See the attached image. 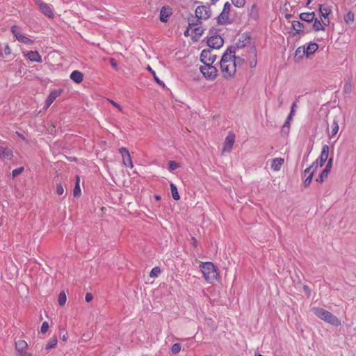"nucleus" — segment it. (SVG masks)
Returning a JSON list of instances; mask_svg holds the SVG:
<instances>
[{"mask_svg": "<svg viewBox=\"0 0 356 356\" xmlns=\"http://www.w3.org/2000/svg\"><path fill=\"white\" fill-rule=\"evenodd\" d=\"M312 311L317 317L333 326L338 327L341 324V321L327 310L320 307H314Z\"/></svg>", "mask_w": 356, "mask_h": 356, "instance_id": "nucleus-1", "label": "nucleus"}, {"mask_svg": "<svg viewBox=\"0 0 356 356\" xmlns=\"http://www.w3.org/2000/svg\"><path fill=\"white\" fill-rule=\"evenodd\" d=\"M212 12L209 5L199 6L195 10V22H189V26L193 27L202 24V20H207L211 16Z\"/></svg>", "mask_w": 356, "mask_h": 356, "instance_id": "nucleus-2", "label": "nucleus"}, {"mask_svg": "<svg viewBox=\"0 0 356 356\" xmlns=\"http://www.w3.org/2000/svg\"><path fill=\"white\" fill-rule=\"evenodd\" d=\"M203 277L208 282H213L218 279L217 269L212 262H203L200 265Z\"/></svg>", "mask_w": 356, "mask_h": 356, "instance_id": "nucleus-3", "label": "nucleus"}, {"mask_svg": "<svg viewBox=\"0 0 356 356\" xmlns=\"http://www.w3.org/2000/svg\"><path fill=\"white\" fill-rule=\"evenodd\" d=\"M200 71L203 76L207 80H214L217 76L218 70L216 67L211 65V63L204 64L200 67Z\"/></svg>", "mask_w": 356, "mask_h": 356, "instance_id": "nucleus-4", "label": "nucleus"}, {"mask_svg": "<svg viewBox=\"0 0 356 356\" xmlns=\"http://www.w3.org/2000/svg\"><path fill=\"white\" fill-rule=\"evenodd\" d=\"M231 9V4L229 2H226L224 6L222 12L216 17V22L218 25H225L227 24H231L232 22L229 19V13Z\"/></svg>", "mask_w": 356, "mask_h": 356, "instance_id": "nucleus-5", "label": "nucleus"}, {"mask_svg": "<svg viewBox=\"0 0 356 356\" xmlns=\"http://www.w3.org/2000/svg\"><path fill=\"white\" fill-rule=\"evenodd\" d=\"M220 69L223 74L224 78L226 79H229L233 77L236 72V69L232 62H230V63L223 64V65H220Z\"/></svg>", "mask_w": 356, "mask_h": 356, "instance_id": "nucleus-6", "label": "nucleus"}, {"mask_svg": "<svg viewBox=\"0 0 356 356\" xmlns=\"http://www.w3.org/2000/svg\"><path fill=\"white\" fill-rule=\"evenodd\" d=\"M216 55L212 54L210 49H203L200 54V61L204 64L211 63V65L215 62Z\"/></svg>", "mask_w": 356, "mask_h": 356, "instance_id": "nucleus-7", "label": "nucleus"}, {"mask_svg": "<svg viewBox=\"0 0 356 356\" xmlns=\"http://www.w3.org/2000/svg\"><path fill=\"white\" fill-rule=\"evenodd\" d=\"M292 28L296 31L295 34L309 33L312 29L300 21L294 20L292 22Z\"/></svg>", "mask_w": 356, "mask_h": 356, "instance_id": "nucleus-8", "label": "nucleus"}, {"mask_svg": "<svg viewBox=\"0 0 356 356\" xmlns=\"http://www.w3.org/2000/svg\"><path fill=\"white\" fill-rule=\"evenodd\" d=\"M234 54H236V47L234 46L229 47L222 56L220 62V65L233 62L232 60L233 57H234Z\"/></svg>", "mask_w": 356, "mask_h": 356, "instance_id": "nucleus-9", "label": "nucleus"}, {"mask_svg": "<svg viewBox=\"0 0 356 356\" xmlns=\"http://www.w3.org/2000/svg\"><path fill=\"white\" fill-rule=\"evenodd\" d=\"M224 44L223 38L219 35H211L207 39V45L212 49H220Z\"/></svg>", "mask_w": 356, "mask_h": 356, "instance_id": "nucleus-10", "label": "nucleus"}, {"mask_svg": "<svg viewBox=\"0 0 356 356\" xmlns=\"http://www.w3.org/2000/svg\"><path fill=\"white\" fill-rule=\"evenodd\" d=\"M11 32L13 33V35L19 42L26 44H32L33 43V40L24 36L19 32L18 26L15 25L11 27Z\"/></svg>", "mask_w": 356, "mask_h": 356, "instance_id": "nucleus-11", "label": "nucleus"}, {"mask_svg": "<svg viewBox=\"0 0 356 356\" xmlns=\"http://www.w3.org/2000/svg\"><path fill=\"white\" fill-rule=\"evenodd\" d=\"M35 3L38 6L40 10L44 15L49 18H53L54 15L51 8L46 3L40 1H36Z\"/></svg>", "mask_w": 356, "mask_h": 356, "instance_id": "nucleus-12", "label": "nucleus"}, {"mask_svg": "<svg viewBox=\"0 0 356 356\" xmlns=\"http://www.w3.org/2000/svg\"><path fill=\"white\" fill-rule=\"evenodd\" d=\"M172 15V10L169 6H164L160 11L159 19L162 22H167L169 17Z\"/></svg>", "mask_w": 356, "mask_h": 356, "instance_id": "nucleus-13", "label": "nucleus"}, {"mask_svg": "<svg viewBox=\"0 0 356 356\" xmlns=\"http://www.w3.org/2000/svg\"><path fill=\"white\" fill-rule=\"evenodd\" d=\"M27 343L24 340H20L15 342V349L19 353L21 356H31V354L24 351L27 348Z\"/></svg>", "mask_w": 356, "mask_h": 356, "instance_id": "nucleus-14", "label": "nucleus"}, {"mask_svg": "<svg viewBox=\"0 0 356 356\" xmlns=\"http://www.w3.org/2000/svg\"><path fill=\"white\" fill-rule=\"evenodd\" d=\"M234 142L235 135L233 133L229 132L225 138L223 151L229 152L232 149Z\"/></svg>", "mask_w": 356, "mask_h": 356, "instance_id": "nucleus-15", "label": "nucleus"}, {"mask_svg": "<svg viewBox=\"0 0 356 356\" xmlns=\"http://www.w3.org/2000/svg\"><path fill=\"white\" fill-rule=\"evenodd\" d=\"M63 91V89L52 90L49 93V96L47 97V98L46 99V102H45L46 106L49 107L54 102V101L56 99V98L60 95V94L62 93Z\"/></svg>", "mask_w": 356, "mask_h": 356, "instance_id": "nucleus-16", "label": "nucleus"}, {"mask_svg": "<svg viewBox=\"0 0 356 356\" xmlns=\"http://www.w3.org/2000/svg\"><path fill=\"white\" fill-rule=\"evenodd\" d=\"M328 155H329V146L327 145H323L321 155H320L319 158L318 159V161H320L321 167H323L325 165V163L328 158Z\"/></svg>", "mask_w": 356, "mask_h": 356, "instance_id": "nucleus-17", "label": "nucleus"}, {"mask_svg": "<svg viewBox=\"0 0 356 356\" xmlns=\"http://www.w3.org/2000/svg\"><path fill=\"white\" fill-rule=\"evenodd\" d=\"M13 156V150L8 147H0V157L3 159L11 160Z\"/></svg>", "mask_w": 356, "mask_h": 356, "instance_id": "nucleus-18", "label": "nucleus"}, {"mask_svg": "<svg viewBox=\"0 0 356 356\" xmlns=\"http://www.w3.org/2000/svg\"><path fill=\"white\" fill-rule=\"evenodd\" d=\"M25 56L30 61L38 62V63H41L42 62L41 56H40V55L39 54V53L37 51H28L26 53Z\"/></svg>", "mask_w": 356, "mask_h": 356, "instance_id": "nucleus-19", "label": "nucleus"}, {"mask_svg": "<svg viewBox=\"0 0 356 356\" xmlns=\"http://www.w3.org/2000/svg\"><path fill=\"white\" fill-rule=\"evenodd\" d=\"M70 79L76 83H80L83 79V74L78 71L74 70L70 74Z\"/></svg>", "mask_w": 356, "mask_h": 356, "instance_id": "nucleus-20", "label": "nucleus"}, {"mask_svg": "<svg viewBox=\"0 0 356 356\" xmlns=\"http://www.w3.org/2000/svg\"><path fill=\"white\" fill-rule=\"evenodd\" d=\"M299 17L302 21L312 22L315 17V13L314 12L302 13L299 15Z\"/></svg>", "mask_w": 356, "mask_h": 356, "instance_id": "nucleus-21", "label": "nucleus"}, {"mask_svg": "<svg viewBox=\"0 0 356 356\" xmlns=\"http://www.w3.org/2000/svg\"><path fill=\"white\" fill-rule=\"evenodd\" d=\"M318 48V45L315 42H310L307 48H305V56L309 57L314 54Z\"/></svg>", "mask_w": 356, "mask_h": 356, "instance_id": "nucleus-22", "label": "nucleus"}, {"mask_svg": "<svg viewBox=\"0 0 356 356\" xmlns=\"http://www.w3.org/2000/svg\"><path fill=\"white\" fill-rule=\"evenodd\" d=\"M283 163H284V159H282V158L274 159L272 161L271 168L275 171H278L280 170Z\"/></svg>", "mask_w": 356, "mask_h": 356, "instance_id": "nucleus-23", "label": "nucleus"}, {"mask_svg": "<svg viewBox=\"0 0 356 356\" xmlns=\"http://www.w3.org/2000/svg\"><path fill=\"white\" fill-rule=\"evenodd\" d=\"M293 115H288L284 125L282 127L281 132L285 135H288L290 131V121L292 120Z\"/></svg>", "mask_w": 356, "mask_h": 356, "instance_id": "nucleus-24", "label": "nucleus"}, {"mask_svg": "<svg viewBox=\"0 0 356 356\" xmlns=\"http://www.w3.org/2000/svg\"><path fill=\"white\" fill-rule=\"evenodd\" d=\"M319 12L321 13V17L324 19L328 18V16L331 13V10L330 8H323L322 4L319 5Z\"/></svg>", "mask_w": 356, "mask_h": 356, "instance_id": "nucleus-25", "label": "nucleus"}, {"mask_svg": "<svg viewBox=\"0 0 356 356\" xmlns=\"http://www.w3.org/2000/svg\"><path fill=\"white\" fill-rule=\"evenodd\" d=\"M80 178L79 175L76 176V184L73 190V195L74 197H79L81 195V188L79 186Z\"/></svg>", "mask_w": 356, "mask_h": 356, "instance_id": "nucleus-26", "label": "nucleus"}, {"mask_svg": "<svg viewBox=\"0 0 356 356\" xmlns=\"http://www.w3.org/2000/svg\"><path fill=\"white\" fill-rule=\"evenodd\" d=\"M314 22L313 24L312 29L315 31H325L324 26L323 25L322 22L319 19L314 17Z\"/></svg>", "mask_w": 356, "mask_h": 356, "instance_id": "nucleus-27", "label": "nucleus"}, {"mask_svg": "<svg viewBox=\"0 0 356 356\" xmlns=\"http://www.w3.org/2000/svg\"><path fill=\"white\" fill-rule=\"evenodd\" d=\"M232 63H234L235 67H241L245 63V59L241 56H236V54H234V57H233Z\"/></svg>", "mask_w": 356, "mask_h": 356, "instance_id": "nucleus-28", "label": "nucleus"}, {"mask_svg": "<svg viewBox=\"0 0 356 356\" xmlns=\"http://www.w3.org/2000/svg\"><path fill=\"white\" fill-rule=\"evenodd\" d=\"M331 132L329 134V136L330 138H332L333 136H334L338 131H339V124H338V122L336 120H334L332 125H331Z\"/></svg>", "mask_w": 356, "mask_h": 356, "instance_id": "nucleus-29", "label": "nucleus"}, {"mask_svg": "<svg viewBox=\"0 0 356 356\" xmlns=\"http://www.w3.org/2000/svg\"><path fill=\"white\" fill-rule=\"evenodd\" d=\"M170 189L172 198L175 200H179L180 199V196L179 195L177 186L173 183L170 184Z\"/></svg>", "mask_w": 356, "mask_h": 356, "instance_id": "nucleus-30", "label": "nucleus"}, {"mask_svg": "<svg viewBox=\"0 0 356 356\" xmlns=\"http://www.w3.org/2000/svg\"><path fill=\"white\" fill-rule=\"evenodd\" d=\"M58 343V339L56 336H54L49 339V343L46 345L45 349L46 350H50L51 348H54L56 346Z\"/></svg>", "mask_w": 356, "mask_h": 356, "instance_id": "nucleus-31", "label": "nucleus"}, {"mask_svg": "<svg viewBox=\"0 0 356 356\" xmlns=\"http://www.w3.org/2000/svg\"><path fill=\"white\" fill-rule=\"evenodd\" d=\"M330 172L327 171V170L324 169L321 172L318 177L316 179V181L322 184L324 181V180L327 177Z\"/></svg>", "mask_w": 356, "mask_h": 356, "instance_id": "nucleus-32", "label": "nucleus"}, {"mask_svg": "<svg viewBox=\"0 0 356 356\" xmlns=\"http://www.w3.org/2000/svg\"><path fill=\"white\" fill-rule=\"evenodd\" d=\"M147 70L152 74L153 77H154V81L159 85V86H161L162 87H165V83H163V81H162L161 80H160L158 76H156V72L152 70V68L150 67V66H148L147 67Z\"/></svg>", "mask_w": 356, "mask_h": 356, "instance_id": "nucleus-33", "label": "nucleus"}, {"mask_svg": "<svg viewBox=\"0 0 356 356\" xmlns=\"http://www.w3.org/2000/svg\"><path fill=\"white\" fill-rule=\"evenodd\" d=\"M66 300H67V297H66L65 293L63 291H60L58 296V302L59 305L60 306L65 305Z\"/></svg>", "mask_w": 356, "mask_h": 356, "instance_id": "nucleus-34", "label": "nucleus"}, {"mask_svg": "<svg viewBox=\"0 0 356 356\" xmlns=\"http://www.w3.org/2000/svg\"><path fill=\"white\" fill-rule=\"evenodd\" d=\"M305 55V46L299 47L295 53V57H298V58H302V56Z\"/></svg>", "mask_w": 356, "mask_h": 356, "instance_id": "nucleus-35", "label": "nucleus"}, {"mask_svg": "<svg viewBox=\"0 0 356 356\" xmlns=\"http://www.w3.org/2000/svg\"><path fill=\"white\" fill-rule=\"evenodd\" d=\"M122 161L124 165L129 167L130 168H133L134 165L132 163V161L130 156V154L128 156H124L122 158Z\"/></svg>", "mask_w": 356, "mask_h": 356, "instance_id": "nucleus-36", "label": "nucleus"}, {"mask_svg": "<svg viewBox=\"0 0 356 356\" xmlns=\"http://www.w3.org/2000/svg\"><path fill=\"white\" fill-rule=\"evenodd\" d=\"M251 51H252V53L254 54V59L250 62V65L252 68H253V67H255L257 65V60L255 59V58L257 56V50H256L255 46H252L251 47Z\"/></svg>", "mask_w": 356, "mask_h": 356, "instance_id": "nucleus-37", "label": "nucleus"}, {"mask_svg": "<svg viewBox=\"0 0 356 356\" xmlns=\"http://www.w3.org/2000/svg\"><path fill=\"white\" fill-rule=\"evenodd\" d=\"M181 344L179 343H174L171 347V352L174 354H177L181 350Z\"/></svg>", "mask_w": 356, "mask_h": 356, "instance_id": "nucleus-38", "label": "nucleus"}, {"mask_svg": "<svg viewBox=\"0 0 356 356\" xmlns=\"http://www.w3.org/2000/svg\"><path fill=\"white\" fill-rule=\"evenodd\" d=\"M344 21L348 24L354 21V14L352 12L348 13L344 16Z\"/></svg>", "mask_w": 356, "mask_h": 356, "instance_id": "nucleus-39", "label": "nucleus"}, {"mask_svg": "<svg viewBox=\"0 0 356 356\" xmlns=\"http://www.w3.org/2000/svg\"><path fill=\"white\" fill-rule=\"evenodd\" d=\"M232 1L236 8H243L245 3V0H232Z\"/></svg>", "mask_w": 356, "mask_h": 356, "instance_id": "nucleus-40", "label": "nucleus"}, {"mask_svg": "<svg viewBox=\"0 0 356 356\" xmlns=\"http://www.w3.org/2000/svg\"><path fill=\"white\" fill-rule=\"evenodd\" d=\"M179 167V164L175 161H170L168 162V168L170 170H175Z\"/></svg>", "mask_w": 356, "mask_h": 356, "instance_id": "nucleus-41", "label": "nucleus"}, {"mask_svg": "<svg viewBox=\"0 0 356 356\" xmlns=\"http://www.w3.org/2000/svg\"><path fill=\"white\" fill-rule=\"evenodd\" d=\"M204 29L200 26L195 27L193 29L195 35L197 36V38L200 37L204 33Z\"/></svg>", "mask_w": 356, "mask_h": 356, "instance_id": "nucleus-42", "label": "nucleus"}, {"mask_svg": "<svg viewBox=\"0 0 356 356\" xmlns=\"http://www.w3.org/2000/svg\"><path fill=\"white\" fill-rule=\"evenodd\" d=\"M161 273V269L159 267H154L152 269L149 276L151 277H157Z\"/></svg>", "mask_w": 356, "mask_h": 356, "instance_id": "nucleus-43", "label": "nucleus"}, {"mask_svg": "<svg viewBox=\"0 0 356 356\" xmlns=\"http://www.w3.org/2000/svg\"><path fill=\"white\" fill-rule=\"evenodd\" d=\"M249 41L245 42L244 40H241V39L236 42V46H234L236 49H242L244 48L248 44Z\"/></svg>", "mask_w": 356, "mask_h": 356, "instance_id": "nucleus-44", "label": "nucleus"}, {"mask_svg": "<svg viewBox=\"0 0 356 356\" xmlns=\"http://www.w3.org/2000/svg\"><path fill=\"white\" fill-rule=\"evenodd\" d=\"M24 167H19L18 168H16L12 171V176L13 177H16L17 176L22 174L24 171Z\"/></svg>", "mask_w": 356, "mask_h": 356, "instance_id": "nucleus-45", "label": "nucleus"}, {"mask_svg": "<svg viewBox=\"0 0 356 356\" xmlns=\"http://www.w3.org/2000/svg\"><path fill=\"white\" fill-rule=\"evenodd\" d=\"M314 176V172H311L308 177L305 179L304 184L305 187H307L311 184Z\"/></svg>", "mask_w": 356, "mask_h": 356, "instance_id": "nucleus-46", "label": "nucleus"}, {"mask_svg": "<svg viewBox=\"0 0 356 356\" xmlns=\"http://www.w3.org/2000/svg\"><path fill=\"white\" fill-rule=\"evenodd\" d=\"M49 327V326L48 323L47 321L43 322L42 324V326H41V330H40L41 333L45 334L47 332Z\"/></svg>", "mask_w": 356, "mask_h": 356, "instance_id": "nucleus-47", "label": "nucleus"}, {"mask_svg": "<svg viewBox=\"0 0 356 356\" xmlns=\"http://www.w3.org/2000/svg\"><path fill=\"white\" fill-rule=\"evenodd\" d=\"M56 193L59 195L64 193V188L60 183L56 184Z\"/></svg>", "mask_w": 356, "mask_h": 356, "instance_id": "nucleus-48", "label": "nucleus"}, {"mask_svg": "<svg viewBox=\"0 0 356 356\" xmlns=\"http://www.w3.org/2000/svg\"><path fill=\"white\" fill-rule=\"evenodd\" d=\"M119 152L122 154V158L129 154V150L126 147H121Z\"/></svg>", "mask_w": 356, "mask_h": 356, "instance_id": "nucleus-49", "label": "nucleus"}, {"mask_svg": "<svg viewBox=\"0 0 356 356\" xmlns=\"http://www.w3.org/2000/svg\"><path fill=\"white\" fill-rule=\"evenodd\" d=\"M241 40H244L245 42L249 41L250 40V36L248 33H244L241 35V38H239Z\"/></svg>", "mask_w": 356, "mask_h": 356, "instance_id": "nucleus-50", "label": "nucleus"}, {"mask_svg": "<svg viewBox=\"0 0 356 356\" xmlns=\"http://www.w3.org/2000/svg\"><path fill=\"white\" fill-rule=\"evenodd\" d=\"M332 161H333V158L330 157L328 159L327 165H326V166H325V168L324 169L327 170V171L330 172V169H331L332 165Z\"/></svg>", "mask_w": 356, "mask_h": 356, "instance_id": "nucleus-51", "label": "nucleus"}, {"mask_svg": "<svg viewBox=\"0 0 356 356\" xmlns=\"http://www.w3.org/2000/svg\"><path fill=\"white\" fill-rule=\"evenodd\" d=\"M60 339L63 341H66L68 338L67 332L65 330H63V332H60Z\"/></svg>", "mask_w": 356, "mask_h": 356, "instance_id": "nucleus-52", "label": "nucleus"}, {"mask_svg": "<svg viewBox=\"0 0 356 356\" xmlns=\"http://www.w3.org/2000/svg\"><path fill=\"white\" fill-rule=\"evenodd\" d=\"M310 166H312V172H314V174L318 167V159H316Z\"/></svg>", "mask_w": 356, "mask_h": 356, "instance_id": "nucleus-53", "label": "nucleus"}, {"mask_svg": "<svg viewBox=\"0 0 356 356\" xmlns=\"http://www.w3.org/2000/svg\"><path fill=\"white\" fill-rule=\"evenodd\" d=\"M297 101H298V99H296V101H295L291 105V111L289 113L291 115L293 116L295 114V109L297 106Z\"/></svg>", "mask_w": 356, "mask_h": 356, "instance_id": "nucleus-54", "label": "nucleus"}, {"mask_svg": "<svg viewBox=\"0 0 356 356\" xmlns=\"http://www.w3.org/2000/svg\"><path fill=\"white\" fill-rule=\"evenodd\" d=\"M3 51L6 56H9L11 54V49L8 44L5 46Z\"/></svg>", "mask_w": 356, "mask_h": 356, "instance_id": "nucleus-55", "label": "nucleus"}, {"mask_svg": "<svg viewBox=\"0 0 356 356\" xmlns=\"http://www.w3.org/2000/svg\"><path fill=\"white\" fill-rule=\"evenodd\" d=\"M109 102H111V104L114 106L115 107H116L119 111H122V106L118 104L117 102H114L113 100H109Z\"/></svg>", "mask_w": 356, "mask_h": 356, "instance_id": "nucleus-56", "label": "nucleus"}, {"mask_svg": "<svg viewBox=\"0 0 356 356\" xmlns=\"http://www.w3.org/2000/svg\"><path fill=\"white\" fill-rule=\"evenodd\" d=\"M92 298H93V296H92V293H86L85 299L87 302H90L92 300Z\"/></svg>", "mask_w": 356, "mask_h": 356, "instance_id": "nucleus-57", "label": "nucleus"}, {"mask_svg": "<svg viewBox=\"0 0 356 356\" xmlns=\"http://www.w3.org/2000/svg\"><path fill=\"white\" fill-rule=\"evenodd\" d=\"M217 29L215 28V27H212L209 30V34L213 35H217L216 34V32H217Z\"/></svg>", "mask_w": 356, "mask_h": 356, "instance_id": "nucleus-58", "label": "nucleus"}, {"mask_svg": "<svg viewBox=\"0 0 356 356\" xmlns=\"http://www.w3.org/2000/svg\"><path fill=\"white\" fill-rule=\"evenodd\" d=\"M110 63H111V66L113 67H114L115 69L117 68V63H116V62H115L114 58H111L110 59Z\"/></svg>", "mask_w": 356, "mask_h": 356, "instance_id": "nucleus-59", "label": "nucleus"}, {"mask_svg": "<svg viewBox=\"0 0 356 356\" xmlns=\"http://www.w3.org/2000/svg\"><path fill=\"white\" fill-rule=\"evenodd\" d=\"M312 166H309L308 168H307L305 171H304V173L306 175V174H310V172L312 171Z\"/></svg>", "mask_w": 356, "mask_h": 356, "instance_id": "nucleus-60", "label": "nucleus"}, {"mask_svg": "<svg viewBox=\"0 0 356 356\" xmlns=\"http://www.w3.org/2000/svg\"><path fill=\"white\" fill-rule=\"evenodd\" d=\"M192 241H193V246L194 248H197V239L195 238V237H192Z\"/></svg>", "mask_w": 356, "mask_h": 356, "instance_id": "nucleus-61", "label": "nucleus"}, {"mask_svg": "<svg viewBox=\"0 0 356 356\" xmlns=\"http://www.w3.org/2000/svg\"><path fill=\"white\" fill-rule=\"evenodd\" d=\"M16 134H17V136H19L22 140H26V138L24 137V136L22 134H21V133H19V132L17 131V132H16Z\"/></svg>", "mask_w": 356, "mask_h": 356, "instance_id": "nucleus-62", "label": "nucleus"}, {"mask_svg": "<svg viewBox=\"0 0 356 356\" xmlns=\"http://www.w3.org/2000/svg\"><path fill=\"white\" fill-rule=\"evenodd\" d=\"M322 24L323 26H328L330 24V20L328 19H324L322 21Z\"/></svg>", "mask_w": 356, "mask_h": 356, "instance_id": "nucleus-63", "label": "nucleus"}, {"mask_svg": "<svg viewBox=\"0 0 356 356\" xmlns=\"http://www.w3.org/2000/svg\"><path fill=\"white\" fill-rule=\"evenodd\" d=\"M192 27H190L188 26V27L187 28V29L184 31V34L185 36H188L189 35V30L190 29H191Z\"/></svg>", "mask_w": 356, "mask_h": 356, "instance_id": "nucleus-64", "label": "nucleus"}]
</instances>
